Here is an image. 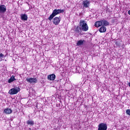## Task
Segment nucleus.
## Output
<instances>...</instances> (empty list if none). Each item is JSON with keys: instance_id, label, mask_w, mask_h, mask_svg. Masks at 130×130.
I'll use <instances>...</instances> for the list:
<instances>
[{"instance_id": "5", "label": "nucleus", "mask_w": 130, "mask_h": 130, "mask_svg": "<svg viewBox=\"0 0 130 130\" xmlns=\"http://www.w3.org/2000/svg\"><path fill=\"white\" fill-rule=\"evenodd\" d=\"M90 4H91V2L88 0L83 1L82 2L83 7L87 9L90 7Z\"/></svg>"}, {"instance_id": "10", "label": "nucleus", "mask_w": 130, "mask_h": 130, "mask_svg": "<svg viewBox=\"0 0 130 130\" xmlns=\"http://www.w3.org/2000/svg\"><path fill=\"white\" fill-rule=\"evenodd\" d=\"M20 19L22 21H27L28 20V15L26 14H21Z\"/></svg>"}, {"instance_id": "17", "label": "nucleus", "mask_w": 130, "mask_h": 130, "mask_svg": "<svg viewBox=\"0 0 130 130\" xmlns=\"http://www.w3.org/2000/svg\"><path fill=\"white\" fill-rule=\"evenodd\" d=\"M27 124L28 125H33L34 124V121H31V120H28L26 122Z\"/></svg>"}, {"instance_id": "4", "label": "nucleus", "mask_w": 130, "mask_h": 130, "mask_svg": "<svg viewBox=\"0 0 130 130\" xmlns=\"http://www.w3.org/2000/svg\"><path fill=\"white\" fill-rule=\"evenodd\" d=\"M26 81L27 83H30V84H36L38 80L36 78H26Z\"/></svg>"}, {"instance_id": "19", "label": "nucleus", "mask_w": 130, "mask_h": 130, "mask_svg": "<svg viewBox=\"0 0 130 130\" xmlns=\"http://www.w3.org/2000/svg\"><path fill=\"white\" fill-rule=\"evenodd\" d=\"M3 57H5V55L1 53H0V62L2 61V59Z\"/></svg>"}, {"instance_id": "3", "label": "nucleus", "mask_w": 130, "mask_h": 130, "mask_svg": "<svg viewBox=\"0 0 130 130\" xmlns=\"http://www.w3.org/2000/svg\"><path fill=\"white\" fill-rule=\"evenodd\" d=\"M98 130H107V124L101 123L98 125Z\"/></svg>"}, {"instance_id": "21", "label": "nucleus", "mask_w": 130, "mask_h": 130, "mask_svg": "<svg viewBox=\"0 0 130 130\" xmlns=\"http://www.w3.org/2000/svg\"><path fill=\"white\" fill-rule=\"evenodd\" d=\"M128 15H130V10H129V11H128Z\"/></svg>"}, {"instance_id": "20", "label": "nucleus", "mask_w": 130, "mask_h": 130, "mask_svg": "<svg viewBox=\"0 0 130 130\" xmlns=\"http://www.w3.org/2000/svg\"><path fill=\"white\" fill-rule=\"evenodd\" d=\"M126 114L127 115H130V109H127L126 110Z\"/></svg>"}, {"instance_id": "16", "label": "nucleus", "mask_w": 130, "mask_h": 130, "mask_svg": "<svg viewBox=\"0 0 130 130\" xmlns=\"http://www.w3.org/2000/svg\"><path fill=\"white\" fill-rule=\"evenodd\" d=\"M14 81H16V78H15V76L13 75L10 79L8 80V83H12Z\"/></svg>"}, {"instance_id": "7", "label": "nucleus", "mask_w": 130, "mask_h": 130, "mask_svg": "<svg viewBox=\"0 0 130 130\" xmlns=\"http://www.w3.org/2000/svg\"><path fill=\"white\" fill-rule=\"evenodd\" d=\"M7 12V7L4 5H0V14H4Z\"/></svg>"}, {"instance_id": "13", "label": "nucleus", "mask_w": 130, "mask_h": 130, "mask_svg": "<svg viewBox=\"0 0 130 130\" xmlns=\"http://www.w3.org/2000/svg\"><path fill=\"white\" fill-rule=\"evenodd\" d=\"M94 26L97 28H98V27H100V26H102V20L95 22L94 23Z\"/></svg>"}, {"instance_id": "8", "label": "nucleus", "mask_w": 130, "mask_h": 130, "mask_svg": "<svg viewBox=\"0 0 130 130\" xmlns=\"http://www.w3.org/2000/svg\"><path fill=\"white\" fill-rule=\"evenodd\" d=\"M60 17H55L53 19V23L54 24V25H58L60 22Z\"/></svg>"}, {"instance_id": "2", "label": "nucleus", "mask_w": 130, "mask_h": 130, "mask_svg": "<svg viewBox=\"0 0 130 130\" xmlns=\"http://www.w3.org/2000/svg\"><path fill=\"white\" fill-rule=\"evenodd\" d=\"M80 26L81 27L82 31H86L89 30V26H88V24H87V22L85 21V20H80Z\"/></svg>"}, {"instance_id": "1", "label": "nucleus", "mask_w": 130, "mask_h": 130, "mask_svg": "<svg viewBox=\"0 0 130 130\" xmlns=\"http://www.w3.org/2000/svg\"><path fill=\"white\" fill-rule=\"evenodd\" d=\"M64 12V10L61 9H55L53 11L51 15H50V16L48 18L49 21H51L56 16V15H58V14H60L61 13H63Z\"/></svg>"}, {"instance_id": "15", "label": "nucleus", "mask_w": 130, "mask_h": 130, "mask_svg": "<svg viewBox=\"0 0 130 130\" xmlns=\"http://www.w3.org/2000/svg\"><path fill=\"white\" fill-rule=\"evenodd\" d=\"M102 23L103 26H108L109 25V22L107 20H102Z\"/></svg>"}, {"instance_id": "22", "label": "nucleus", "mask_w": 130, "mask_h": 130, "mask_svg": "<svg viewBox=\"0 0 130 130\" xmlns=\"http://www.w3.org/2000/svg\"><path fill=\"white\" fill-rule=\"evenodd\" d=\"M32 130H36V128L33 129Z\"/></svg>"}, {"instance_id": "11", "label": "nucleus", "mask_w": 130, "mask_h": 130, "mask_svg": "<svg viewBox=\"0 0 130 130\" xmlns=\"http://www.w3.org/2000/svg\"><path fill=\"white\" fill-rule=\"evenodd\" d=\"M85 43H86V41L85 40H80L77 41L76 44L77 46H82V45H84Z\"/></svg>"}, {"instance_id": "18", "label": "nucleus", "mask_w": 130, "mask_h": 130, "mask_svg": "<svg viewBox=\"0 0 130 130\" xmlns=\"http://www.w3.org/2000/svg\"><path fill=\"white\" fill-rule=\"evenodd\" d=\"M77 33L82 34V28L80 26H77Z\"/></svg>"}, {"instance_id": "6", "label": "nucleus", "mask_w": 130, "mask_h": 130, "mask_svg": "<svg viewBox=\"0 0 130 130\" xmlns=\"http://www.w3.org/2000/svg\"><path fill=\"white\" fill-rule=\"evenodd\" d=\"M20 90V88L17 87L16 88H12L10 90V94L11 95H15V94H17L18 92H19Z\"/></svg>"}, {"instance_id": "14", "label": "nucleus", "mask_w": 130, "mask_h": 130, "mask_svg": "<svg viewBox=\"0 0 130 130\" xmlns=\"http://www.w3.org/2000/svg\"><path fill=\"white\" fill-rule=\"evenodd\" d=\"M99 31L101 33H104V32H106V27L102 26L100 28Z\"/></svg>"}, {"instance_id": "12", "label": "nucleus", "mask_w": 130, "mask_h": 130, "mask_svg": "<svg viewBox=\"0 0 130 130\" xmlns=\"http://www.w3.org/2000/svg\"><path fill=\"white\" fill-rule=\"evenodd\" d=\"M4 112L6 114H11L12 112H13V111L11 109L8 108L4 110Z\"/></svg>"}, {"instance_id": "9", "label": "nucleus", "mask_w": 130, "mask_h": 130, "mask_svg": "<svg viewBox=\"0 0 130 130\" xmlns=\"http://www.w3.org/2000/svg\"><path fill=\"white\" fill-rule=\"evenodd\" d=\"M56 76L55 74H52L48 75L47 79L49 81H54L55 80Z\"/></svg>"}]
</instances>
